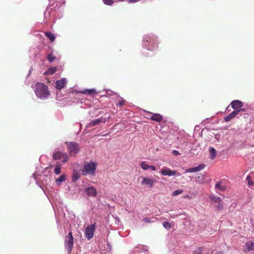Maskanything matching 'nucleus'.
Instances as JSON below:
<instances>
[{"label":"nucleus","instance_id":"f257e3e1","mask_svg":"<svg viewBox=\"0 0 254 254\" xmlns=\"http://www.w3.org/2000/svg\"><path fill=\"white\" fill-rule=\"evenodd\" d=\"M35 93L39 98H45L50 95L48 87L42 83H37L35 85Z\"/></svg>","mask_w":254,"mask_h":254},{"label":"nucleus","instance_id":"f03ea898","mask_svg":"<svg viewBox=\"0 0 254 254\" xmlns=\"http://www.w3.org/2000/svg\"><path fill=\"white\" fill-rule=\"evenodd\" d=\"M158 44L156 38L153 36H147L144 38L143 45L148 50H154L157 47Z\"/></svg>","mask_w":254,"mask_h":254},{"label":"nucleus","instance_id":"7ed1b4c3","mask_svg":"<svg viewBox=\"0 0 254 254\" xmlns=\"http://www.w3.org/2000/svg\"><path fill=\"white\" fill-rule=\"evenodd\" d=\"M96 169V165L94 162H85L82 170V175H93Z\"/></svg>","mask_w":254,"mask_h":254},{"label":"nucleus","instance_id":"20e7f679","mask_svg":"<svg viewBox=\"0 0 254 254\" xmlns=\"http://www.w3.org/2000/svg\"><path fill=\"white\" fill-rule=\"evenodd\" d=\"M65 144L69 155L75 156L80 150L79 144L77 142H66Z\"/></svg>","mask_w":254,"mask_h":254},{"label":"nucleus","instance_id":"39448f33","mask_svg":"<svg viewBox=\"0 0 254 254\" xmlns=\"http://www.w3.org/2000/svg\"><path fill=\"white\" fill-rule=\"evenodd\" d=\"M73 245V238L72 233L70 232L65 236L64 241V246L68 253L71 251Z\"/></svg>","mask_w":254,"mask_h":254},{"label":"nucleus","instance_id":"423d86ee","mask_svg":"<svg viewBox=\"0 0 254 254\" xmlns=\"http://www.w3.org/2000/svg\"><path fill=\"white\" fill-rule=\"evenodd\" d=\"M96 227V223H94L91 225H88L86 228L85 235L88 240H90L93 238L95 231Z\"/></svg>","mask_w":254,"mask_h":254},{"label":"nucleus","instance_id":"0eeeda50","mask_svg":"<svg viewBox=\"0 0 254 254\" xmlns=\"http://www.w3.org/2000/svg\"><path fill=\"white\" fill-rule=\"evenodd\" d=\"M110 118V117H108L107 119L103 118L102 117V118H99V119H97L93 120L89 124V126L90 127H94V126H95L96 125H99L101 123H105Z\"/></svg>","mask_w":254,"mask_h":254},{"label":"nucleus","instance_id":"6e6552de","mask_svg":"<svg viewBox=\"0 0 254 254\" xmlns=\"http://www.w3.org/2000/svg\"><path fill=\"white\" fill-rule=\"evenodd\" d=\"M231 107L234 110V111H239V114L240 113V109L243 106V103L238 100H233L230 104Z\"/></svg>","mask_w":254,"mask_h":254},{"label":"nucleus","instance_id":"1a4fd4ad","mask_svg":"<svg viewBox=\"0 0 254 254\" xmlns=\"http://www.w3.org/2000/svg\"><path fill=\"white\" fill-rule=\"evenodd\" d=\"M142 181L141 182V185L142 186H148L149 188H152L155 182V180L153 179H151L146 177H142Z\"/></svg>","mask_w":254,"mask_h":254},{"label":"nucleus","instance_id":"9d476101","mask_svg":"<svg viewBox=\"0 0 254 254\" xmlns=\"http://www.w3.org/2000/svg\"><path fill=\"white\" fill-rule=\"evenodd\" d=\"M205 166L204 164H200L199 165H198L197 167L187 169L186 170V173H192V172H198V171H200L202 170V169H203L204 168Z\"/></svg>","mask_w":254,"mask_h":254},{"label":"nucleus","instance_id":"9b49d317","mask_svg":"<svg viewBox=\"0 0 254 254\" xmlns=\"http://www.w3.org/2000/svg\"><path fill=\"white\" fill-rule=\"evenodd\" d=\"M240 115L239 111H233L232 113L229 114L227 116L225 117L224 119V121L226 122L230 121L234 119L237 115Z\"/></svg>","mask_w":254,"mask_h":254},{"label":"nucleus","instance_id":"f8f14e48","mask_svg":"<svg viewBox=\"0 0 254 254\" xmlns=\"http://www.w3.org/2000/svg\"><path fill=\"white\" fill-rule=\"evenodd\" d=\"M161 173L163 176H172L176 175V171H173L170 168H166L164 169H162Z\"/></svg>","mask_w":254,"mask_h":254},{"label":"nucleus","instance_id":"ddd939ff","mask_svg":"<svg viewBox=\"0 0 254 254\" xmlns=\"http://www.w3.org/2000/svg\"><path fill=\"white\" fill-rule=\"evenodd\" d=\"M66 84V80L65 78H62L56 82V88L58 89H63Z\"/></svg>","mask_w":254,"mask_h":254},{"label":"nucleus","instance_id":"4468645a","mask_svg":"<svg viewBox=\"0 0 254 254\" xmlns=\"http://www.w3.org/2000/svg\"><path fill=\"white\" fill-rule=\"evenodd\" d=\"M151 115L150 119L152 121L160 122L163 120V117L159 114L149 113Z\"/></svg>","mask_w":254,"mask_h":254},{"label":"nucleus","instance_id":"2eb2a0df","mask_svg":"<svg viewBox=\"0 0 254 254\" xmlns=\"http://www.w3.org/2000/svg\"><path fill=\"white\" fill-rule=\"evenodd\" d=\"M86 192L88 196H95L97 195L96 190L93 187L86 188Z\"/></svg>","mask_w":254,"mask_h":254},{"label":"nucleus","instance_id":"dca6fc26","mask_svg":"<svg viewBox=\"0 0 254 254\" xmlns=\"http://www.w3.org/2000/svg\"><path fill=\"white\" fill-rule=\"evenodd\" d=\"M57 70V68L55 66L51 67L48 68L46 71L44 72L45 75H52L55 73Z\"/></svg>","mask_w":254,"mask_h":254},{"label":"nucleus","instance_id":"f3484780","mask_svg":"<svg viewBox=\"0 0 254 254\" xmlns=\"http://www.w3.org/2000/svg\"><path fill=\"white\" fill-rule=\"evenodd\" d=\"M64 153H63L61 151H57L54 153L53 155V159L55 160H59L62 158V157Z\"/></svg>","mask_w":254,"mask_h":254},{"label":"nucleus","instance_id":"a211bd4d","mask_svg":"<svg viewBox=\"0 0 254 254\" xmlns=\"http://www.w3.org/2000/svg\"><path fill=\"white\" fill-rule=\"evenodd\" d=\"M215 188L219 189L221 191H224L226 190V187L224 185H222L221 182H218L215 185Z\"/></svg>","mask_w":254,"mask_h":254},{"label":"nucleus","instance_id":"6ab92c4d","mask_svg":"<svg viewBox=\"0 0 254 254\" xmlns=\"http://www.w3.org/2000/svg\"><path fill=\"white\" fill-rule=\"evenodd\" d=\"M45 35L50 39L51 42L55 41V36L51 32H46Z\"/></svg>","mask_w":254,"mask_h":254},{"label":"nucleus","instance_id":"aec40b11","mask_svg":"<svg viewBox=\"0 0 254 254\" xmlns=\"http://www.w3.org/2000/svg\"><path fill=\"white\" fill-rule=\"evenodd\" d=\"M82 93L87 95L96 94L97 92L94 89H87L81 92Z\"/></svg>","mask_w":254,"mask_h":254},{"label":"nucleus","instance_id":"412c9836","mask_svg":"<svg viewBox=\"0 0 254 254\" xmlns=\"http://www.w3.org/2000/svg\"><path fill=\"white\" fill-rule=\"evenodd\" d=\"M66 179V175L63 174L58 179L56 180L57 184L60 185L62 182H64Z\"/></svg>","mask_w":254,"mask_h":254},{"label":"nucleus","instance_id":"4be33fe9","mask_svg":"<svg viewBox=\"0 0 254 254\" xmlns=\"http://www.w3.org/2000/svg\"><path fill=\"white\" fill-rule=\"evenodd\" d=\"M246 249L248 251H254V243L247 242L246 244Z\"/></svg>","mask_w":254,"mask_h":254},{"label":"nucleus","instance_id":"5701e85b","mask_svg":"<svg viewBox=\"0 0 254 254\" xmlns=\"http://www.w3.org/2000/svg\"><path fill=\"white\" fill-rule=\"evenodd\" d=\"M209 153H210V158L213 160L215 158L216 156V150L213 147H210L209 148Z\"/></svg>","mask_w":254,"mask_h":254},{"label":"nucleus","instance_id":"b1692460","mask_svg":"<svg viewBox=\"0 0 254 254\" xmlns=\"http://www.w3.org/2000/svg\"><path fill=\"white\" fill-rule=\"evenodd\" d=\"M80 177V174L79 173L77 172H74L72 175V181L73 182H76L77 180H78Z\"/></svg>","mask_w":254,"mask_h":254},{"label":"nucleus","instance_id":"393cba45","mask_svg":"<svg viewBox=\"0 0 254 254\" xmlns=\"http://www.w3.org/2000/svg\"><path fill=\"white\" fill-rule=\"evenodd\" d=\"M61 167L60 165H56V167L54 169V173L56 175H59L61 173Z\"/></svg>","mask_w":254,"mask_h":254},{"label":"nucleus","instance_id":"a878e982","mask_svg":"<svg viewBox=\"0 0 254 254\" xmlns=\"http://www.w3.org/2000/svg\"><path fill=\"white\" fill-rule=\"evenodd\" d=\"M47 59L50 63H52L56 59V58L52 53H51L48 55Z\"/></svg>","mask_w":254,"mask_h":254},{"label":"nucleus","instance_id":"bb28decb","mask_svg":"<svg viewBox=\"0 0 254 254\" xmlns=\"http://www.w3.org/2000/svg\"><path fill=\"white\" fill-rule=\"evenodd\" d=\"M140 166L143 170H146L149 168V165L145 163V162H142L140 163Z\"/></svg>","mask_w":254,"mask_h":254},{"label":"nucleus","instance_id":"cd10ccee","mask_svg":"<svg viewBox=\"0 0 254 254\" xmlns=\"http://www.w3.org/2000/svg\"><path fill=\"white\" fill-rule=\"evenodd\" d=\"M210 199L216 203L221 202V199L220 197L217 196H212L210 197Z\"/></svg>","mask_w":254,"mask_h":254},{"label":"nucleus","instance_id":"c85d7f7f","mask_svg":"<svg viewBox=\"0 0 254 254\" xmlns=\"http://www.w3.org/2000/svg\"><path fill=\"white\" fill-rule=\"evenodd\" d=\"M246 180L248 181V185L250 186H254V182L252 181V177L250 176H248Z\"/></svg>","mask_w":254,"mask_h":254},{"label":"nucleus","instance_id":"c756f323","mask_svg":"<svg viewBox=\"0 0 254 254\" xmlns=\"http://www.w3.org/2000/svg\"><path fill=\"white\" fill-rule=\"evenodd\" d=\"M125 103V101L123 98H121L119 102L118 103H117L116 105L117 106L122 107L124 105Z\"/></svg>","mask_w":254,"mask_h":254},{"label":"nucleus","instance_id":"7c9ffc66","mask_svg":"<svg viewBox=\"0 0 254 254\" xmlns=\"http://www.w3.org/2000/svg\"><path fill=\"white\" fill-rule=\"evenodd\" d=\"M103 1L105 4L108 5H111L114 2L113 0H103Z\"/></svg>","mask_w":254,"mask_h":254},{"label":"nucleus","instance_id":"2f4dec72","mask_svg":"<svg viewBox=\"0 0 254 254\" xmlns=\"http://www.w3.org/2000/svg\"><path fill=\"white\" fill-rule=\"evenodd\" d=\"M183 192V190H178L173 192L172 195L173 196H176L182 193Z\"/></svg>","mask_w":254,"mask_h":254},{"label":"nucleus","instance_id":"473e14b6","mask_svg":"<svg viewBox=\"0 0 254 254\" xmlns=\"http://www.w3.org/2000/svg\"><path fill=\"white\" fill-rule=\"evenodd\" d=\"M163 225L166 229H170L171 228V224L167 221L164 222L163 223Z\"/></svg>","mask_w":254,"mask_h":254},{"label":"nucleus","instance_id":"72a5a7b5","mask_svg":"<svg viewBox=\"0 0 254 254\" xmlns=\"http://www.w3.org/2000/svg\"><path fill=\"white\" fill-rule=\"evenodd\" d=\"M62 158H63V162L64 163H65L66 162H67L68 161V156L67 155V154L66 153H64V154L63 155Z\"/></svg>","mask_w":254,"mask_h":254},{"label":"nucleus","instance_id":"f704fd0d","mask_svg":"<svg viewBox=\"0 0 254 254\" xmlns=\"http://www.w3.org/2000/svg\"><path fill=\"white\" fill-rule=\"evenodd\" d=\"M216 207L217 210H220L223 208V206L221 202H219Z\"/></svg>","mask_w":254,"mask_h":254},{"label":"nucleus","instance_id":"c9c22d12","mask_svg":"<svg viewBox=\"0 0 254 254\" xmlns=\"http://www.w3.org/2000/svg\"><path fill=\"white\" fill-rule=\"evenodd\" d=\"M193 254H202V251L200 248L197 249L193 252Z\"/></svg>","mask_w":254,"mask_h":254},{"label":"nucleus","instance_id":"e433bc0d","mask_svg":"<svg viewBox=\"0 0 254 254\" xmlns=\"http://www.w3.org/2000/svg\"><path fill=\"white\" fill-rule=\"evenodd\" d=\"M144 221L146 223H150L151 222V220H150V219L149 218H145L144 219Z\"/></svg>","mask_w":254,"mask_h":254},{"label":"nucleus","instance_id":"4c0bfd02","mask_svg":"<svg viewBox=\"0 0 254 254\" xmlns=\"http://www.w3.org/2000/svg\"><path fill=\"white\" fill-rule=\"evenodd\" d=\"M173 153L174 154V155H178L180 154V153L177 150H173Z\"/></svg>","mask_w":254,"mask_h":254},{"label":"nucleus","instance_id":"58836bf2","mask_svg":"<svg viewBox=\"0 0 254 254\" xmlns=\"http://www.w3.org/2000/svg\"><path fill=\"white\" fill-rule=\"evenodd\" d=\"M149 168H150L152 171H155L156 170L155 166L153 165H149Z\"/></svg>","mask_w":254,"mask_h":254},{"label":"nucleus","instance_id":"ea45409f","mask_svg":"<svg viewBox=\"0 0 254 254\" xmlns=\"http://www.w3.org/2000/svg\"><path fill=\"white\" fill-rule=\"evenodd\" d=\"M138 0H128V2L129 3H134L138 1Z\"/></svg>","mask_w":254,"mask_h":254},{"label":"nucleus","instance_id":"a19ab883","mask_svg":"<svg viewBox=\"0 0 254 254\" xmlns=\"http://www.w3.org/2000/svg\"><path fill=\"white\" fill-rule=\"evenodd\" d=\"M240 112H244V111H245V109H244V108L242 109V108H241V109H240Z\"/></svg>","mask_w":254,"mask_h":254},{"label":"nucleus","instance_id":"79ce46f5","mask_svg":"<svg viewBox=\"0 0 254 254\" xmlns=\"http://www.w3.org/2000/svg\"><path fill=\"white\" fill-rule=\"evenodd\" d=\"M108 134V133H107V134H105L103 135V136H106V135H107Z\"/></svg>","mask_w":254,"mask_h":254}]
</instances>
